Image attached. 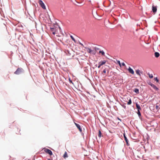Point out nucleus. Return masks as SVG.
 <instances>
[{
	"label": "nucleus",
	"instance_id": "f257e3e1",
	"mask_svg": "<svg viewBox=\"0 0 160 160\" xmlns=\"http://www.w3.org/2000/svg\"><path fill=\"white\" fill-rule=\"evenodd\" d=\"M23 69L21 68H18L16 71L14 72L16 74L18 75L20 74L23 71Z\"/></svg>",
	"mask_w": 160,
	"mask_h": 160
},
{
	"label": "nucleus",
	"instance_id": "f03ea898",
	"mask_svg": "<svg viewBox=\"0 0 160 160\" xmlns=\"http://www.w3.org/2000/svg\"><path fill=\"white\" fill-rule=\"evenodd\" d=\"M86 51L89 53H92L93 54H95L96 53L95 51L92 50L90 48H86Z\"/></svg>",
	"mask_w": 160,
	"mask_h": 160
},
{
	"label": "nucleus",
	"instance_id": "7ed1b4c3",
	"mask_svg": "<svg viewBox=\"0 0 160 160\" xmlns=\"http://www.w3.org/2000/svg\"><path fill=\"white\" fill-rule=\"evenodd\" d=\"M39 4L41 5V7L44 9H45V6L44 3L41 0H40L39 1Z\"/></svg>",
	"mask_w": 160,
	"mask_h": 160
},
{
	"label": "nucleus",
	"instance_id": "20e7f679",
	"mask_svg": "<svg viewBox=\"0 0 160 160\" xmlns=\"http://www.w3.org/2000/svg\"><path fill=\"white\" fill-rule=\"evenodd\" d=\"M45 151L47 153L49 154L50 155H52V152L51 151L48 149H46Z\"/></svg>",
	"mask_w": 160,
	"mask_h": 160
},
{
	"label": "nucleus",
	"instance_id": "39448f33",
	"mask_svg": "<svg viewBox=\"0 0 160 160\" xmlns=\"http://www.w3.org/2000/svg\"><path fill=\"white\" fill-rule=\"evenodd\" d=\"M152 12L155 13L157 11V7L156 6H155L154 5H152Z\"/></svg>",
	"mask_w": 160,
	"mask_h": 160
},
{
	"label": "nucleus",
	"instance_id": "423d86ee",
	"mask_svg": "<svg viewBox=\"0 0 160 160\" xmlns=\"http://www.w3.org/2000/svg\"><path fill=\"white\" fill-rule=\"evenodd\" d=\"M75 124L76 126L77 127V128L78 129L79 131H80V132H82V128H81L80 126L78 124H77L76 123H75Z\"/></svg>",
	"mask_w": 160,
	"mask_h": 160
},
{
	"label": "nucleus",
	"instance_id": "0eeeda50",
	"mask_svg": "<svg viewBox=\"0 0 160 160\" xmlns=\"http://www.w3.org/2000/svg\"><path fill=\"white\" fill-rule=\"evenodd\" d=\"M128 70L130 73H131L132 74H134V71H133L132 69L130 67H129V68H128Z\"/></svg>",
	"mask_w": 160,
	"mask_h": 160
},
{
	"label": "nucleus",
	"instance_id": "6e6552de",
	"mask_svg": "<svg viewBox=\"0 0 160 160\" xmlns=\"http://www.w3.org/2000/svg\"><path fill=\"white\" fill-rule=\"evenodd\" d=\"M106 61L105 60H103L102 61H101L100 62H99L98 63V64H100V65H101V66L104 64L106 62Z\"/></svg>",
	"mask_w": 160,
	"mask_h": 160
},
{
	"label": "nucleus",
	"instance_id": "1a4fd4ad",
	"mask_svg": "<svg viewBox=\"0 0 160 160\" xmlns=\"http://www.w3.org/2000/svg\"><path fill=\"white\" fill-rule=\"evenodd\" d=\"M151 87L153 88L156 91H158V88L154 85L152 84L151 85Z\"/></svg>",
	"mask_w": 160,
	"mask_h": 160
},
{
	"label": "nucleus",
	"instance_id": "9d476101",
	"mask_svg": "<svg viewBox=\"0 0 160 160\" xmlns=\"http://www.w3.org/2000/svg\"><path fill=\"white\" fill-rule=\"evenodd\" d=\"M136 106L137 108L138 109V110L140 111V110H141V108L140 107V106L137 103H136Z\"/></svg>",
	"mask_w": 160,
	"mask_h": 160
},
{
	"label": "nucleus",
	"instance_id": "9b49d317",
	"mask_svg": "<svg viewBox=\"0 0 160 160\" xmlns=\"http://www.w3.org/2000/svg\"><path fill=\"white\" fill-rule=\"evenodd\" d=\"M123 136H124V139H125L127 144H128V139H127L126 137V136L125 133L123 134Z\"/></svg>",
	"mask_w": 160,
	"mask_h": 160
},
{
	"label": "nucleus",
	"instance_id": "f8f14e48",
	"mask_svg": "<svg viewBox=\"0 0 160 160\" xmlns=\"http://www.w3.org/2000/svg\"><path fill=\"white\" fill-rule=\"evenodd\" d=\"M63 157L64 158H68V154H67V152H65L63 155Z\"/></svg>",
	"mask_w": 160,
	"mask_h": 160
},
{
	"label": "nucleus",
	"instance_id": "ddd939ff",
	"mask_svg": "<svg viewBox=\"0 0 160 160\" xmlns=\"http://www.w3.org/2000/svg\"><path fill=\"white\" fill-rule=\"evenodd\" d=\"M134 92H136L137 93H139V89L138 88H135V89L133 90Z\"/></svg>",
	"mask_w": 160,
	"mask_h": 160
},
{
	"label": "nucleus",
	"instance_id": "4468645a",
	"mask_svg": "<svg viewBox=\"0 0 160 160\" xmlns=\"http://www.w3.org/2000/svg\"><path fill=\"white\" fill-rule=\"evenodd\" d=\"M155 56L156 57L158 58L159 56V54L158 52H155Z\"/></svg>",
	"mask_w": 160,
	"mask_h": 160
},
{
	"label": "nucleus",
	"instance_id": "2eb2a0df",
	"mask_svg": "<svg viewBox=\"0 0 160 160\" xmlns=\"http://www.w3.org/2000/svg\"><path fill=\"white\" fill-rule=\"evenodd\" d=\"M140 71L138 69L136 71V73L139 76H140Z\"/></svg>",
	"mask_w": 160,
	"mask_h": 160
},
{
	"label": "nucleus",
	"instance_id": "dca6fc26",
	"mask_svg": "<svg viewBox=\"0 0 160 160\" xmlns=\"http://www.w3.org/2000/svg\"><path fill=\"white\" fill-rule=\"evenodd\" d=\"M101 135L102 133L101 132L100 130H99L98 131V136L100 138L102 136Z\"/></svg>",
	"mask_w": 160,
	"mask_h": 160
},
{
	"label": "nucleus",
	"instance_id": "f3484780",
	"mask_svg": "<svg viewBox=\"0 0 160 160\" xmlns=\"http://www.w3.org/2000/svg\"><path fill=\"white\" fill-rule=\"evenodd\" d=\"M99 53H101L102 55H104L105 53L103 51H99Z\"/></svg>",
	"mask_w": 160,
	"mask_h": 160
},
{
	"label": "nucleus",
	"instance_id": "a211bd4d",
	"mask_svg": "<svg viewBox=\"0 0 160 160\" xmlns=\"http://www.w3.org/2000/svg\"><path fill=\"white\" fill-rule=\"evenodd\" d=\"M131 103H132V101H131V99L130 98L129 99V101H128V105H130V104H131Z\"/></svg>",
	"mask_w": 160,
	"mask_h": 160
},
{
	"label": "nucleus",
	"instance_id": "6ab92c4d",
	"mask_svg": "<svg viewBox=\"0 0 160 160\" xmlns=\"http://www.w3.org/2000/svg\"><path fill=\"white\" fill-rule=\"evenodd\" d=\"M137 114L139 116H141V114L140 112V111L139 110H138Z\"/></svg>",
	"mask_w": 160,
	"mask_h": 160
},
{
	"label": "nucleus",
	"instance_id": "aec40b11",
	"mask_svg": "<svg viewBox=\"0 0 160 160\" xmlns=\"http://www.w3.org/2000/svg\"><path fill=\"white\" fill-rule=\"evenodd\" d=\"M154 79L157 82H159V80L158 79L157 77L155 78Z\"/></svg>",
	"mask_w": 160,
	"mask_h": 160
},
{
	"label": "nucleus",
	"instance_id": "412c9836",
	"mask_svg": "<svg viewBox=\"0 0 160 160\" xmlns=\"http://www.w3.org/2000/svg\"><path fill=\"white\" fill-rule=\"evenodd\" d=\"M70 37H71V38H72V40H73V41H75V39L73 38V37H72V36L71 35V36H70Z\"/></svg>",
	"mask_w": 160,
	"mask_h": 160
},
{
	"label": "nucleus",
	"instance_id": "4be33fe9",
	"mask_svg": "<svg viewBox=\"0 0 160 160\" xmlns=\"http://www.w3.org/2000/svg\"><path fill=\"white\" fill-rule=\"evenodd\" d=\"M149 77L150 78H151L153 77V76L152 74H149Z\"/></svg>",
	"mask_w": 160,
	"mask_h": 160
},
{
	"label": "nucleus",
	"instance_id": "5701e85b",
	"mask_svg": "<svg viewBox=\"0 0 160 160\" xmlns=\"http://www.w3.org/2000/svg\"><path fill=\"white\" fill-rule=\"evenodd\" d=\"M118 63L119 64L120 66L121 67V64L119 61H117Z\"/></svg>",
	"mask_w": 160,
	"mask_h": 160
},
{
	"label": "nucleus",
	"instance_id": "b1692460",
	"mask_svg": "<svg viewBox=\"0 0 160 160\" xmlns=\"http://www.w3.org/2000/svg\"><path fill=\"white\" fill-rule=\"evenodd\" d=\"M156 108L157 110H159V107L158 105H156Z\"/></svg>",
	"mask_w": 160,
	"mask_h": 160
},
{
	"label": "nucleus",
	"instance_id": "393cba45",
	"mask_svg": "<svg viewBox=\"0 0 160 160\" xmlns=\"http://www.w3.org/2000/svg\"><path fill=\"white\" fill-rule=\"evenodd\" d=\"M103 73H105H105H106V69H104V70H103Z\"/></svg>",
	"mask_w": 160,
	"mask_h": 160
},
{
	"label": "nucleus",
	"instance_id": "a878e982",
	"mask_svg": "<svg viewBox=\"0 0 160 160\" xmlns=\"http://www.w3.org/2000/svg\"><path fill=\"white\" fill-rule=\"evenodd\" d=\"M122 65L123 66H124L125 65V63H122Z\"/></svg>",
	"mask_w": 160,
	"mask_h": 160
},
{
	"label": "nucleus",
	"instance_id": "bb28decb",
	"mask_svg": "<svg viewBox=\"0 0 160 160\" xmlns=\"http://www.w3.org/2000/svg\"><path fill=\"white\" fill-rule=\"evenodd\" d=\"M69 82L70 83H72V80H70V79L69 78Z\"/></svg>",
	"mask_w": 160,
	"mask_h": 160
},
{
	"label": "nucleus",
	"instance_id": "cd10ccee",
	"mask_svg": "<svg viewBox=\"0 0 160 160\" xmlns=\"http://www.w3.org/2000/svg\"><path fill=\"white\" fill-rule=\"evenodd\" d=\"M101 66L100 65V64H99V65L98 66V68H100Z\"/></svg>",
	"mask_w": 160,
	"mask_h": 160
},
{
	"label": "nucleus",
	"instance_id": "c85d7f7f",
	"mask_svg": "<svg viewBox=\"0 0 160 160\" xmlns=\"http://www.w3.org/2000/svg\"><path fill=\"white\" fill-rule=\"evenodd\" d=\"M51 29L52 31H53L54 29L53 28H51Z\"/></svg>",
	"mask_w": 160,
	"mask_h": 160
},
{
	"label": "nucleus",
	"instance_id": "c756f323",
	"mask_svg": "<svg viewBox=\"0 0 160 160\" xmlns=\"http://www.w3.org/2000/svg\"><path fill=\"white\" fill-rule=\"evenodd\" d=\"M53 33V34H55V33L54 32H53V33Z\"/></svg>",
	"mask_w": 160,
	"mask_h": 160
},
{
	"label": "nucleus",
	"instance_id": "7c9ffc66",
	"mask_svg": "<svg viewBox=\"0 0 160 160\" xmlns=\"http://www.w3.org/2000/svg\"><path fill=\"white\" fill-rule=\"evenodd\" d=\"M118 118V120H120V121H121V120L119 118Z\"/></svg>",
	"mask_w": 160,
	"mask_h": 160
},
{
	"label": "nucleus",
	"instance_id": "2f4dec72",
	"mask_svg": "<svg viewBox=\"0 0 160 160\" xmlns=\"http://www.w3.org/2000/svg\"><path fill=\"white\" fill-rule=\"evenodd\" d=\"M95 66H97V65H95Z\"/></svg>",
	"mask_w": 160,
	"mask_h": 160
},
{
	"label": "nucleus",
	"instance_id": "473e14b6",
	"mask_svg": "<svg viewBox=\"0 0 160 160\" xmlns=\"http://www.w3.org/2000/svg\"><path fill=\"white\" fill-rule=\"evenodd\" d=\"M33 160H35V159H33Z\"/></svg>",
	"mask_w": 160,
	"mask_h": 160
}]
</instances>
